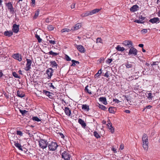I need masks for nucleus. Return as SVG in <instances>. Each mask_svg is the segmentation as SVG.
<instances>
[{
    "label": "nucleus",
    "instance_id": "nucleus-31",
    "mask_svg": "<svg viewBox=\"0 0 160 160\" xmlns=\"http://www.w3.org/2000/svg\"><path fill=\"white\" fill-rule=\"evenodd\" d=\"M35 37L37 39L39 42H41L42 39L40 38V37L37 34H36L35 35Z\"/></svg>",
    "mask_w": 160,
    "mask_h": 160
},
{
    "label": "nucleus",
    "instance_id": "nucleus-41",
    "mask_svg": "<svg viewBox=\"0 0 160 160\" xmlns=\"http://www.w3.org/2000/svg\"><path fill=\"white\" fill-rule=\"evenodd\" d=\"M86 51L85 49L81 45V53H84Z\"/></svg>",
    "mask_w": 160,
    "mask_h": 160
},
{
    "label": "nucleus",
    "instance_id": "nucleus-54",
    "mask_svg": "<svg viewBox=\"0 0 160 160\" xmlns=\"http://www.w3.org/2000/svg\"><path fill=\"white\" fill-rule=\"evenodd\" d=\"M113 102H115L116 103H119V102H120V101L117 99H113Z\"/></svg>",
    "mask_w": 160,
    "mask_h": 160
},
{
    "label": "nucleus",
    "instance_id": "nucleus-28",
    "mask_svg": "<svg viewBox=\"0 0 160 160\" xmlns=\"http://www.w3.org/2000/svg\"><path fill=\"white\" fill-rule=\"evenodd\" d=\"M71 30H72L71 29H69L67 28H63V29H62L61 30V32L62 33L64 32H69Z\"/></svg>",
    "mask_w": 160,
    "mask_h": 160
},
{
    "label": "nucleus",
    "instance_id": "nucleus-53",
    "mask_svg": "<svg viewBox=\"0 0 160 160\" xmlns=\"http://www.w3.org/2000/svg\"><path fill=\"white\" fill-rule=\"evenodd\" d=\"M66 60H67V61H70L71 60V58L68 55H66Z\"/></svg>",
    "mask_w": 160,
    "mask_h": 160
},
{
    "label": "nucleus",
    "instance_id": "nucleus-55",
    "mask_svg": "<svg viewBox=\"0 0 160 160\" xmlns=\"http://www.w3.org/2000/svg\"><path fill=\"white\" fill-rule=\"evenodd\" d=\"M103 76L105 77H106L107 78H108L109 77V74L108 71L106 72V73L103 75Z\"/></svg>",
    "mask_w": 160,
    "mask_h": 160
},
{
    "label": "nucleus",
    "instance_id": "nucleus-1",
    "mask_svg": "<svg viewBox=\"0 0 160 160\" xmlns=\"http://www.w3.org/2000/svg\"><path fill=\"white\" fill-rule=\"evenodd\" d=\"M142 147L145 150H147L148 148V137L145 133L143 134L142 138Z\"/></svg>",
    "mask_w": 160,
    "mask_h": 160
},
{
    "label": "nucleus",
    "instance_id": "nucleus-64",
    "mask_svg": "<svg viewBox=\"0 0 160 160\" xmlns=\"http://www.w3.org/2000/svg\"><path fill=\"white\" fill-rule=\"evenodd\" d=\"M158 15L159 17H160V10L158 12Z\"/></svg>",
    "mask_w": 160,
    "mask_h": 160
},
{
    "label": "nucleus",
    "instance_id": "nucleus-52",
    "mask_svg": "<svg viewBox=\"0 0 160 160\" xmlns=\"http://www.w3.org/2000/svg\"><path fill=\"white\" fill-rule=\"evenodd\" d=\"M152 94L151 93H149L148 94V98H150L151 99L152 97Z\"/></svg>",
    "mask_w": 160,
    "mask_h": 160
},
{
    "label": "nucleus",
    "instance_id": "nucleus-59",
    "mask_svg": "<svg viewBox=\"0 0 160 160\" xmlns=\"http://www.w3.org/2000/svg\"><path fill=\"white\" fill-rule=\"evenodd\" d=\"M59 135L61 136V137L62 138H64V135H63V134L62 133H59Z\"/></svg>",
    "mask_w": 160,
    "mask_h": 160
},
{
    "label": "nucleus",
    "instance_id": "nucleus-19",
    "mask_svg": "<svg viewBox=\"0 0 160 160\" xmlns=\"http://www.w3.org/2000/svg\"><path fill=\"white\" fill-rule=\"evenodd\" d=\"M80 26V23H78L76 24L74 27H73L71 28V30H72V31L78 30L79 28V26Z\"/></svg>",
    "mask_w": 160,
    "mask_h": 160
},
{
    "label": "nucleus",
    "instance_id": "nucleus-13",
    "mask_svg": "<svg viewBox=\"0 0 160 160\" xmlns=\"http://www.w3.org/2000/svg\"><path fill=\"white\" fill-rule=\"evenodd\" d=\"M149 22L152 23H156L159 22V19L158 18H153L150 19Z\"/></svg>",
    "mask_w": 160,
    "mask_h": 160
},
{
    "label": "nucleus",
    "instance_id": "nucleus-61",
    "mask_svg": "<svg viewBox=\"0 0 160 160\" xmlns=\"http://www.w3.org/2000/svg\"><path fill=\"white\" fill-rule=\"evenodd\" d=\"M125 112L127 113H129L130 112V111L129 110H126L125 111Z\"/></svg>",
    "mask_w": 160,
    "mask_h": 160
},
{
    "label": "nucleus",
    "instance_id": "nucleus-11",
    "mask_svg": "<svg viewBox=\"0 0 160 160\" xmlns=\"http://www.w3.org/2000/svg\"><path fill=\"white\" fill-rule=\"evenodd\" d=\"M7 6L8 10H9L10 12H13L14 11V8L13 7L12 4L11 2H9L7 4Z\"/></svg>",
    "mask_w": 160,
    "mask_h": 160
},
{
    "label": "nucleus",
    "instance_id": "nucleus-16",
    "mask_svg": "<svg viewBox=\"0 0 160 160\" xmlns=\"http://www.w3.org/2000/svg\"><path fill=\"white\" fill-rule=\"evenodd\" d=\"M64 112L67 115L70 116L71 113V111L69 108L67 107L65 108Z\"/></svg>",
    "mask_w": 160,
    "mask_h": 160
},
{
    "label": "nucleus",
    "instance_id": "nucleus-46",
    "mask_svg": "<svg viewBox=\"0 0 160 160\" xmlns=\"http://www.w3.org/2000/svg\"><path fill=\"white\" fill-rule=\"evenodd\" d=\"M17 134L21 136H22L23 135L21 131L18 130L17 131Z\"/></svg>",
    "mask_w": 160,
    "mask_h": 160
},
{
    "label": "nucleus",
    "instance_id": "nucleus-14",
    "mask_svg": "<svg viewBox=\"0 0 160 160\" xmlns=\"http://www.w3.org/2000/svg\"><path fill=\"white\" fill-rule=\"evenodd\" d=\"M13 34V32L11 31H5L4 32V35L6 36L10 37Z\"/></svg>",
    "mask_w": 160,
    "mask_h": 160
},
{
    "label": "nucleus",
    "instance_id": "nucleus-37",
    "mask_svg": "<svg viewBox=\"0 0 160 160\" xmlns=\"http://www.w3.org/2000/svg\"><path fill=\"white\" fill-rule=\"evenodd\" d=\"M94 136L97 138H100V136H99V134L96 131H95L94 132Z\"/></svg>",
    "mask_w": 160,
    "mask_h": 160
},
{
    "label": "nucleus",
    "instance_id": "nucleus-49",
    "mask_svg": "<svg viewBox=\"0 0 160 160\" xmlns=\"http://www.w3.org/2000/svg\"><path fill=\"white\" fill-rule=\"evenodd\" d=\"M109 129L111 130V132L112 133H114V128L113 127H112H112H111L109 128Z\"/></svg>",
    "mask_w": 160,
    "mask_h": 160
},
{
    "label": "nucleus",
    "instance_id": "nucleus-50",
    "mask_svg": "<svg viewBox=\"0 0 160 160\" xmlns=\"http://www.w3.org/2000/svg\"><path fill=\"white\" fill-rule=\"evenodd\" d=\"M112 61V58L108 59L106 61V62L108 64H110L111 63V62Z\"/></svg>",
    "mask_w": 160,
    "mask_h": 160
},
{
    "label": "nucleus",
    "instance_id": "nucleus-60",
    "mask_svg": "<svg viewBox=\"0 0 160 160\" xmlns=\"http://www.w3.org/2000/svg\"><path fill=\"white\" fill-rule=\"evenodd\" d=\"M77 48L78 49V50L79 51H80V45H77Z\"/></svg>",
    "mask_w": 160,
    "mask_h": 160
},
{
    "label": "nucleus",
    "instance_id": "nucleus-23",
    "mask_svg": "<svg viewBox=\"0 0 160 160\" xmlns=\"http://www.w3.org/2000/svg\"><path fill=\"white\" fill-rule=\"evenodd\" d=\"M50 65L52 68L55 67L57 68L58 66L57 64L55 61H51L50 62Z\"/></svg>",
    "mask_w": 160,
    "mask_h": 160
},
{
    "label": "nucleus",
    "instance_id": "nucleus-39",
    "mask_svg": "<svg viewBox=\"0 0 160 160\" xmlns=\"http://www.w3.org/2000/svg\"><path fill=\"white\" fill-rule=\"evenodd\" d=\"M32 119L33 120L37 122H39L41 121L37 117H33Z\"/></svg>",
    "mask_w": 160,
    "mask_h": 160
},
{
    "label": "nucleus",
    "instance_id": "nucleus-15",
    "mask_svg": "<svg viewBox=\"0 0 160 160\" xmlns=\"http://www.w3.org/2000/svg\"><path fill=\"white\" fill-rule=\"evenodd\" d=\"M101 9L97 8L89 11V15H92L93 14H95L98 12Z\"/></svg>",
    "mask_w": 160,
    "mask_h": 160
},
{
    "label": "nucleus",
    "instance_id": "nucleus-18",
    "mask_svg": "<svg viewBox=\"0 0 160 160\" xmlns=\"http://www.w3.org/2000/svg\"><path fill=\"white\" fill-rule=\"evenodd\" d=\"M99 100L100 101L102 102L103 104L106 105L107 104L106 99L105 97H101L99 98Z\"/></svg>",
    "mask_w": 160,
    "mask_h": 160
},
{
    "label": "nucleus",
    "instance_id": "nucleus-10",
    "mask_svg": "<svg viewBox=\"0 0 160 160\" xmlns=\"http://www.w3.org/2000/svg\"><path fill=\"white\" fill-rule=\"evenodd\" d=\"M13 57L14 59L18 60L19 61H21L22 60L21 56L18 53L14 54L13 55Z\"/></svg>",
    "mask_w": 160,
    "mask_h": 160
},
{
    "label": "nucleus",
    "instance_id": "nucleus-27",
    "mask_svg": "<svg viewBox=\"0 0 160 160\" xmlns=\"http://www.w3.org/2000/svg\"><path fill=\"white\" fill-rule=\"evenodd\" d=\"M15 146L18 148L20 150H22V147L21 144L18 143H15L14 144Z\"/></svg>",
    "mask_w": 160,
    "mask_h": 160
},
{
    "label": "nucleus",
    "instance_id": "nucleus-43",
    "mask_svg": "<svg viewBox=\"0 0 160 160\" xmlns=\"http://www.w3.org/2000/svg\"><path fill=\"white\" fill-rule=\"evenodd\" d=\"M125 65L126 66L127 68H131L132 66V65L131 64L129 63H126Z\"/></svg>",
    "mask_w": 160,
    "mask_h": 160
},
{
    "label": "nucleus",
    "instance_id": "nucleus-36",
    "mask_svg": "<svg viewBox=\"0 0 160 160\" xmlns=\"http://www.w3.org/2000/svg\"><path fill=\"white\" fill-rule=\"evenodd\" d=\"M114 108L113 107H110L109 108L108 111L110 113H114Z\"/></svg>",
    "mask_w": 160,
    "mask_h": 160
},
{
    "label": "nucleus",
    "instance_id": "nucleus-40",
    "mask_svg": "<svg viewBox=\"0 0 160 160\" xmlns=\"http://www.w3.org/2000/svg\"><path fill=\"white\" fill-rule=\"evenodd\" d=\"M102 40L100 38H98L96 39V43H102Z\"/></svg>",
    "mask_w": 160,
    "mask_h": 160
},
{
    "label": "nucleus",
    "instance_id": "nucleus-62",
    "mask_svg": "<svg viewBox=\"0 0 160 160\" xmlns=\"http://www.w3.org/2000/svg\"><path fill=\"white\" fill-rule=\"evenodd\" d=\"M138 46L142 48L143 47V45L142 44H139Z\"/></svg>",
    "mask_w": 160,
    "mask_h": 160
},
{
    "label": "nucleus",
    "instance_id": "nucleus-47",
    "mask_svg": "<svg viewBox=\"0 0 160 160\" xmlns=\"http://www.w3.org/2000/svg\"><path fill=\"white\" fill-rule=\"evenodd\" d=\"M148 32L147 29H143L141 31V32L142 34H144Z\"/></svg>",
    "mask_w": 160,
    "mask_h": 160
},
{
    "label": "nucleus",
    "instance_id": "nucleus-5",
    "mask_svg": "<svg viewBox=\"0 0 160 160\" xmlns=\"http://www.w3.org/2000/svg\"><path fill=\"white\" fill-rule=\"evenodd\" d=\"M132 47H130L128 52V55H133L135 56L137 54L138 51L135 48H133L132 45Z\"/></svg>",
    "mask_w": 160,
    "mask_h": 160
},
{
    "label": "nucleus",
    "instance_id": "nucleus-8",
    "mask_svg": "<svg viewBox=\"0 0 160 160\" xmlns=\"http://www.w3.org/2000/svg\"><path fill=\"white\" fill-rule=\"evenodd\" d=\"M26 60L27 61V64L25 69L26 71H28L31 68V66L32 62L30 59L28 58L26 59Z\"/></svg>",
    "mask_w": 160,
    "mask_h": 160
},
{
    "label": "nucleus",
    "instance_id": "nucleus-3",
    "mask_svg": "<svg viewBox=\"0 0 160 160\" xmlns=\"http://www.w3.org/2000/svg\"><path fill=\"white\" fill-rule=\"evenodd\" d=\"M58 145L56 142H52L50 144H48V147L50 151H54L55 150Z\"/></svg>",
    "mask_w": 160,
    "mask_h": 160
},
{
    "label": "nucleus",
    "instance_id": "nucleus-44",
    "mask_svg": "<svg viewBox=\"0 0 160 160\" xmlns=\"http://www.w3.org/2000/svg\"><path fill=\"white\" fill-rule=\"evenodd\" d=\"M13 76L15 78H19L20 77L18 76V74L16 72H13L12 73Z\"/></svg>",
    "mask_w": 160,
    "mask_h": 160
},
{
    "label": "nucleus",
    "instance_id": "nucleus-57",
    "mask_svg": "<svg viewBox=\"0 0 160 160\" xmlns=\"http://www.w3.org/2000/svg\"><path fill=\"white\" fill-rule=\"evenodd\" d=\"M124 146L123 144H121L120 145V149L121 150H122L124 149Z\"/></svg>",
    "mask_w": 160,
    "mask_h": 160
},
{
    "label": "nucleus",
    "instance_id": "nucleus-30",
    "mask_svg": "<svg viewBox=\"0 0 160 160\" xmlns=\"http://www.w3.org/2000/svg\"><path fill=\"white\" fill-rule=\"evenodd\" d=\"M101 69L99 70L98 72L96 73L94 76L95 78H96L97 77H98L102 73Z\"/></svg>",
    "mask_w": 160,
    "mask_h": 160
},
{
    "label": "nucleus",
    "instance_id": "nucleus-51",
    "mask_svg": "<svg viewBox=\"0 0 160 160\" xmlns=\"http://www.w3.org/2000/svg\"><path fill=\"white\" fill-rule=\"evenodd\" d=\"M49 42L50 43L54 44H55V42L54 41L52 40H48Z\"/></svg>",
    "mask_w": 160,
    "mask_h": 160
},
{
    "label": "nucleus",
    "instance_id": "nucleus-7",
    "mask_svg": "<svg viewBox=\"0 0 160 160\" xmlns=\"http://www.w3.org/2000/svg\"><path fill=\"white\" fill-rule=\"evenodd\" d=\"M53 71L51 68H49L47 69L46 73L48 76V78L50 79L51 78L53 75Z\"/></svg>",
    "mask_w": 160,
    "mask_h": 160
},
{
    "label": "nucleus",
    "instance_id": "nucleus-21",
    "mask_svg": "<svg viewBox=\"0 0 160 160\" xmlns=\"http://www.w3.org/2000/svg\"><path fill=\"white\" fill-rule=\"evenodd\" d=\"M17 95L18 97L20 98L23 97L25 96V95L23 92L19 91H17Z\"/></svg>",
    "mask_w": 160,
    "mask_h": 160
},
{
    "label": "nucleus",
    "instance_id": "nucleus-58",
    "mask_svg": "<svg viewBox=\"0 0 160 160\" xmlns=\"http://www.w3.org/2000/svg\"><path fill=\"white\" fill-rule=\"evenodd\" d=\"M152 107V106L151 105H148L146 106L145 108L147 109H150Z\"/></svg>",
    "mask_w": 160,
    "mask_h": 160
},
{
    "label": "nucleus",
    "instance_id": "nucleus-63",
    "mask_svg": "<svg viewBox=\"0 0 160 160\" xmlns=\"http://www.w3.org/2000/svg\"><path fill=\"white\" fill-rule=\"evenodd\" d=\"M32 0V4H35V0Z\"/></svg>",
    "mask_w": 160,
    "mask_h": 160
},
{
    "label": "nucleus",
    "instance_id": "nucleus-24",
    "mask_svg": "<svg viewBox=\"0 0 160 160\" xmlns=\"http://www.w3.org/2000/svg\"><path fill=\"white\" fill-rule=\"evenodd\" d=\"M47 54L48 55H52V57H53L58 55L59 54V53L55 52L52 51H50L48 53H47Z\"/></svg>",
    "mask_w": 160,
    "mask_h": 160
},
{
    "label": "nucleus",
    "instance_id": "nucleus-38",
    "mask_svg": "<svg viewBox=\"0 0 160 160\" xmlns=\"http://www.w3.org/2000/svg\"><path fill=\"white\" fill-rule=\"evenodd\" d=\"M47 28L48 30L52 31L53 30L54 28L52 25H49L48 26Z\"/></svg>",
    "mask_w": 160,
    "mask_h": 160
},
{
    "label": "nucleus",
    "instance_id": "nucleus-6",
    "mask_svg": "<svg viewBox=\"0 0 160 160\" xmlns=\"http://www.w3.org/2000/svg\"><path fill=\"white\" fill-rule=\"evenodd\" d=\"M62 158L65 160H69L70 157V155L68 152L64 151L62 154Z\"/></svg>",
    "mask_w": 160,
    "mask_h": 160
},
{
    "label": "nucleus",
    "instance_id": "nucleus-12",
    "mask_svg": "<svg viewBox=\"0 0 160 160\" xmlns=\"http://www.w3.org/2000/svg\"><path fill=\"white\" fill-rule=\"evenodd\" d=\"M138 8V6L137 5H133L132 7H131L130 10L131 12H133L137 11Z\"/></svg>",
    "mask_w": 160,
    "mask_h": 160
},
{
    "label": "nucleus",
    "instance_id": "nucleus-9",
    "mask_svg": "<svg viewBox=\"0 0 160 160\" xmlns=\"http://www.w3.org/2000/svg\"><path fill=\"white\" fill-rule=\"evenodd\" d=\"M19 25L15 24L13 25L12 26V30L13 32L15 33H17L19 30Z\"/></svg>",
    "mask_w": 160,
    "mask_h": 160
},
{
    "label": "nucleus",
    "instance_id": "nucleus-29",
    "mask_svg": "<svg viewBox=\"0 0 160 160\" xmlns=\"http://www.w3.org/2000/svg\"><path fill=\"white\" fill-rule=\"evenodd\" d=\"M39 12V10L38 9L37 10L36 12L35 13L34 16L33 17L34 19H36L38 16Z\"/></svg>",
    "mask_w": 160,
    "mask_h": 160
},
{
    "label": "nucleus",
    "instance_id": "nucleus-4",
    "mask_svg": "<svg viewBox=\"0 0 160 160\" xmlns=\"http://www.w3.org/2000/svg\"><path fill=\"white\" fill-rule=\"evenodd\" d=\"M122 44L125 47H126L127 48L126 50L130 48L133 45L132 43V41L130 40H126L124 41Z\"/></svg>",
    "mask_w": 160,
    "mask_h": 160
},
{
    "label": "nucleus",
    "instance_id": "nucleus-45",
    "mask_svg": "<svg viewBox=\"0 0 160 160\" xmlns=\"http://www.w3.org/2000/svg\"><path fill=\"white\" fill-rule=\"evenodd\" d=\"M145 18V17H143L142 15L139 16V18L142 22H143V20H144Z\"/></svg>",
    "mask_w": 160,
    "mask_h": 160
},
{
    "label": "nucleus",
    "instance_id": "nucleus-17",
    "mask_svg": "<svg viewBox=\"0 0 160 160\" xmlns=\"http://www.w3.org/2000/svg\"><path fill=\"white\" fill-rule=\"evenodd\" d=\"M48 86L50 88H52L53 89L57 87V85L54 82H53L52 83H48Z\"/></svg>",
    "mask_w": 160,
    "mask_h": 160
},
{
    "label": "nucleus",
    "instance_id": "nucleus-35",
    "mask_svg": "<svg viewBox=\"0 0 160 160\" xmlns=\"http://www.w3.org/2000/svg\"><path fill=\"white\" fill-rule=\"evenodd\" d=\"M99 107L100 108L104 110H105L107 109V108L102 105L99 104Z\"/></svg>",
    "mask_w": 160,
    "mask_h": 160
},
{
    "label": "nucleus",
    "instance_id": "nucleus-26",
    "mask_svg": "<svg viewBox=\"0 0 160 160\" xmlns=\"http://www.w3.org/2000/svg\"><path fill=\"white\" fill-rule=\"evenodd\" d=\"M81 125L82 128H85L86 126V123L84 121L81 119Z\"/></svg>",
    "mask_w": 160,
    "mask_h": 160
},
{
    "label": "nucleus",
    "instance_id": "nucleus-32",
    "mask_svg": "<svg viewBox=\"0 0 160 160\" xmlns=\"http://www.w3.org/2000/svg\"><path fill=\"white\" fill-rule=\"evenodd\" d=\"M88 85H87L85 88V91L86 92L88 93L89 94H92V92L88 89Z\"/></svg>",
    "mask_w": 160,
    "mask_h": 160
},
{
    "label": "nucleus",
    "instance_id": "nucleus-22",
    "mask_svg": "<svg viewBox=\"0 0 160 160\" xmlns=\"http://www.w3.org/2000/svg\"><path fill=\"white\" fill-rule=\"evenodd\" d=\"M82 109L86 111H88L89 110V106L86 104H84L82 105Z\"/></svg>",
    "mask_w": 160,
    "mask_h": 160
},
{
    "label": "nucleus",
    "instance_id": "nucleus-2",
    "mask_svg": "<svg viewBox=\"0 0 160 160\" xmlns=\"http://www.w3.org/2000/svg\"><path fill=\"white\" fill-rule=\"evenodd\" d=\"M48 142L47 140L44 139H40L39 141V147L42 149L46 148L48 145Z\"/></svg>",
    "mask_w": 160,
    "mask_h": 160
},
{
    "label": "nucleus",
    "instance_id": "nucleus-34",
    "mask_svg": "<svg viewBox=\"0 0 160 160\" xmlns=\"http://www.w3.org/2000/svg\"><path fill=\"white\" fill-rule=\"evenodd\" d=\"M90 15H89V11L88 12H86L85 13L82 14L81 16L82 17H84Z\"/></svg>",
    "mask_w": 160,
    "mask_h": 160
},
{
    "label": "nucleus",
    "instance_id": "nucleus-56",
    "mask_svg": "<svg viewBox=\"0 0 160 160\" xmlns=\"http://www.w3.org/2000/svg\"><path fill=\"white\" fill-rule=\"evenodd\" d=\"M72 64L71 66H75V63H76L75 62V60H73L72 61Z\"/></svg>",
    "mask_w": 160,
    "mask_h": 160
},
{
    "label": "nucleus",
    "instance_id": "nucleus-25",
    "mask_svg": "<svg viewBox=\"0 0 160 160\" xmlns=\"http://www.w3.org/2000/svg\"><path fill=\"white\" fill-rule=\"evenodd\" d=\"M43 93L46 95L47 96H48L50 98H51V97H52L51 94H52V93H50L49 92L45 90H43Z\"/></svg>",
    "mask_w": 160,
    "mask_h": 160
},
{
    "label": "nucleus",
    "instance_id": "nucleus-33",
    "mask_svg": "<svg viewBox=\"0 0 160 160\" xmlns=\"http://www.w3.org/2000/svg\"><path fill=\"white\" fill-rule=\"evenodd\" d=\"M19 111L21 113L22 115H25L28 112V111L25 110H22L20 109L19 110Z\"/></svg>",
    "mask_w": 160,
    "mask_h": 160
},
{
    "label": "nucleus",
    "instance_id": "nucleus-20",
    "mask_svg": "<svg viewBox=\"0 0 160 160\" xmlns=\"http://www.w3.org/2000/svg\"><path fill=\"white\" fill-rule=\"evenodd\" d=\"M116 49L117 51L121 52L123 51L125 49L123 47H121L119 45L117 46L116 48Z\"/></svg>",
    "mask_w": 160,
    "mask_h": 160
},
{
    "label": "nucleus",
    "instance_id": "nucleus-42",
    "mask_svg": "<svg viewBox=\"0 0 160 160\" xmlns=\"http://www.w3.org/2000/svg\"><path fill=\"white\" fill-rule=\"evenodd\" d=\"M108 124H107V125L108 127V128H109L111 127H112V123L110 122V120H108Z\"/></svg>",
    "mask_w": 160,
    "mask_h": 160
},
{
    "label": "nucleus",
    "instance_id": "nucleus-48",
    "mask_svg": "<svg viewBox=\"0 0 160 160\" xmlns=\"http://www.w3.org/2000/svg\"><path fill=\"white\" fill-rule=\"evenodd\" d=\"M134 22H137L138 23H142L144 22H142L140 20H136L134 21Z\"/></svg>",
    "mask_w": 160,
    "mask_h": 160
}]
</instances>
